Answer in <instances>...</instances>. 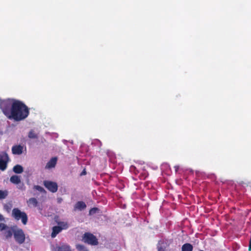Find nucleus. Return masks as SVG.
<instances>
[{"label":"nucleus","instance_id":"nucleus-2","mask_svg":"<svg viewBox=\"0 0 251 251\" xmlns=\"http://www.w3.org/2000/svg\"><path fill=\"white\" fill-rule=\"evenodd\" d=\"M12 216L16 220H22L24 225H26L27 222V216L26 213L21 211L18 208H15L12 210Z\"/></svg>","mask_w":251,"mask_h":251},{"label":"nucleus","instance_id":"nucleus-11","mask_svg":"<svg viewBox=\"0 0 251 251\" xmlns=\"http://www.w3.org/2000/svg\"><path fill=\"white\" fill-rule=\"evenodd\" d=\"M86 207V205L83 201H78L77 202L74 206V210H78L79 211H82Z\"/></svg>","mask_w":251,"mask_h":251},{"label":"nucleus","instance_id":"nucleus-23","mask_svg":"<svg viewBox=\"0 0 251 251\" xmlns=\"http://www.w3.org/2000/svg\"><path fill=\"white\" fill-rule=\"evenodd\" d=\"M34 188L35 189H36V190H38L41 192H46L45 189L40 186L35 185V186H34Z\"/></svg>","mask_w":251,"mask_h":251},{"label":"nucleus","instance_id":"nucleus-13","mask_svg":"<svg viewBox=\"0 0 251 251\" xmlns=\"http://www.w3.org/2000/svg\"><path fill=\"white\" fill-rule=\"evenodd\" d=\"M62 230V228L61 226H55L53 227L52 232L51 235V237L54 238Z\"/></svg>","mask_w":251,"mask_h":251},{"label":"nucleus","instance_id":"nucleus-14","mask_svg":"<svg viewBox=\"0 0 251 251\" xmlns=\"http://www.w3.org/2000/svg\"><path fill=\"white\" fill-rule=\"evenodd\" d=\"M7 162L4 158H0V170L4 171L6 169Z\"/></svg>","mask_w":251,"mask_h":251},{"label":"nucleus","instance_id":"nucleus-10","mask_svg":"<svg viewBox=\"0 0 251 251\" xmlns=\"http://www.w3.org/2000/svg\"><path fill=\"white\" fill-rule=\"evenodd\" d=\"M24 147L20 145L13 146L12 148V152L15 155H20L23 152Z\"/></svg>","mask_w":251,"mask_h":251},{"label":"nucleus","instance_id":"nucleus-6","mask_svg":"<svg viewBox=\"0 0 251 251\" xmlns=\"http://www.w3.org/2000/svg\"><path fill=\"white\" fill-rule=\"evenodd\" d=\"M170 242L169 240H160L157 245L158 251H168Z\"/></svg>","mask_w":251,"mask_h":251},{"label":"nucleus","instance_id":"nucleus-3","mask_svg":"<svg viewBox=\"0 0 251 251\" xmlns=\"http://www.w3.org/2000/svg\"><path fill=\"white\" fill-rule=\"evenodd\" d=\"M15 241L20 244L24 243L25 241V235L22 229L18 228L16 226L13 233Z\"/></svg>","mask_w":251,"mask_h":251},{"label":"nucleus","instance_id":"nucleus-26","mask_svg":"<svg viewBox=\"0 0 251 251\" xmlns=\"http://www.w3.org/2000/svg\"><path fill=\"white\" fill-rule=\"evenodd\" d=\"M19 184V185H18V188L19 189H22L23 188L24 186V183H21V182L20 183H19V184Z\"/></svg>","mask_w":251,"mask_h":251},{"label":"nucleus","instance_id":"nucleus-31","mask_svg":"<svg viewBox=\"0 0 251 251\" xmlns=\"http://www.w3.org/2000/svg\"><path fill=\"white\" fill-rule=\"evenodd\" d=\"M94 142L96 143H98L100 144V145L101 146V142L99 140H98V139H96V140L94 141Z\"/></svg>","mask_w":251,"mask_h":251},{"label":"nucleus","instance_id":"nucleus-19","mask_svg":"<svg viewBox=\"0 0 251 251\" xmlns=\"http://www.w3.org/2000/svg\"><path fill=\"white\" fill-rule=\"evenodd\" d=\"M76 248L78 251H88L86 248L82 245H76Z\"/></svg>","mask_w":251,"mask_h":251},{"label":"nucleus","instance_id":"nucleus-16","mask_svg":"<svg viewBox=\"0 0 251 251\" xmlns=\"http://www.w3.org/2000/svg\"><path fill=\"white\" fill-rule=\"evenodd\" d=\"M193 246L189 243H186L182 247V251H192Z\"/></svg>","mask_w":251,"mask_h":251},{"label":"nucleus","instance_id":"nucleus-28","mask_svg":"<svg viewBox=\"0 0 251 251\" xmlns=\"http://www.w3.org/2000/svg\"><path fill=\"white\" fill-rule=\"evenodd\" d=\"M249 251H251V238L249 241Z\"/></svg>","mask_w":251,"mask_h":251},{"label":"nucleus","instance_id":"nucleus-24","mask_svg":"<svg viewBox=\"0 0 251 251\" xmlns=\"http://www.w3.org/2000/svg\"><path fill=\"white\" fill-rule=\"evenodd\" d=\"M7 225L3 223H0V231L3 232V231L6 227Z\"/></svg>","mask_w":251,"mask_h":251},{"label":"nucleus","instance_id":"nucleus-4","mask_svg":"<svg viewBox=\"0 0 251 251\" xmlns=\"http://www.w3.org/2000/svg\"><path fill=\"white\" fill-rule=\"evenodd\" d=\"M83 240L84 242L92 245H97L98 244V242L96 237L93 234L89 233L84 234L83 237Z\"/></svg>","mask_w":251,"mask_h":251},{"label":"nucleus","instance_id":"nucleus-5","mask_svg":"<svg viewBox=\"0 0 251 251\" xmlns=\"http://www.w3.org/2000/svg\"><path fill=\"white\" fill-rule=\"evenodd\" d=\"M44 186L50 192L55 193L57 191V184L53 181L46 180L44 181Z\"/></svg>","mask_w":251,"mask_h":251},{"label":"nucleus","instance_id":"nucleus-15","mask_svg":"<svg viewBox=\"0 0 251 251\" xmlns=\"http://www.w3.org/2000/svg\"><path fill=\"white\" fill-rule=\"evenodd\" d=\"M13 171L16 174H21L23 172L24 169L22 166L16 165L13 167Z\"/></svg>","mask_w":251,"mask_h":251},{"label":"nucleus","instance_id":"nucleus-8","mask_svg":"<svg viewBox=\"0 0 251 251\" xmlns=\"http://www.w3.org/2000/svg\"><path fill=\"white\" fill-rule=\"evenodd\" d=\"M57 162V158H51L47 163L45 169L46 170H51L55 167Z\"/></svg>","mask_w":251,"mask_h":251},{"label":"nucleus","instance_id":"nucleus-21","mask_svg":"<svg viewBox=\"0 0 251 251\" xmlns=\"http://www.w3.org/2000/svg\"><path fill=\"white\" fill-rule=\"evenodd\" d=\"M100 211V209H98V208H93L91 209L89 211V215H92L96 213H99Z\"/></svg>","mask_w":251,"mask_h":251},{"label":"nucleus","instance_id":"nucleus-32","mask_svg":"<svg viewBox=\"0 0 251 251\" xmlns=\"http://www.w3.org/2000/svg\"><path fill=\"white\" fill-rule=\"evenodd\" d=\"M175 168L176 172H177L178 169L179 167L177 166H175Z\"/></svg>","mask_w":251,"mask_h":251},{"label":"nucleus","instance_id":"nucleus-27","mask_svg":"<svg viewBox=\"0 0 251 251\" xmlns=\"http://www.w3.org/2000/svg\"><path fill=\"white\" fill-rule=\"evenodd\" d=\"M0 157H8V154L5 152H3L1 154H0Z\"/></svg>","mask_w":251,"mask_h":251},{"label":"nucleus","instance_id":"nucleus-17","mask_svg":"<svg viewBox=\"0 0 251 251\" xmlns=\"http://www.w3.org/2000/svg\"><path fill=\"white\" fill-rule=\"evenodd\" d=\"M28 137L30 139H37L38 135L35 133L34 130L31 129L28 133Z\"/></svg>","mask_w":251,"mask_h":251},{"label":"nucleus","instance_id":"nucleus-1","mask_svg":"<svg viewBox=\"0 0 251 251\" xmlns=\"http://www.w3.org/2000/svg\"><path fill=\"white\" fill-rule=\"evenodd\" d=\"M0 108L8 119L15 121L25 120L29 114L28 107L22 101L15 99L3 100L0 102Z\"/></svg>","mask_w":251,"mask_h":251},{"label":"nucleus","instance_id":"nucleus-29","mask_svg":"<svg viewBox=\"0 0 251 251\" xmlns=\"http://www.w3.org/2000/svg\"><path fill=\"white\" fill-rule=\"evenodd\" d=\"M86 174V172L85 169H84L83 171L81 172V173L80 174V176H84Z\"/></svg>","mask_w":251,"mask_h":251},{"label":"nucleus","instance_id":"nucleus-30","mask_svg":"<svg viewBox=\"0 0 251 251\" xmlns=\"http://www.w3.org/2000/svg\"><path fill=\"white\" fill-rule=\"evenodd\" d=\"M4 221V218L3 216L0 214V222H2Z\"/></svg>","mask_w":251,"mask_h":251},{"label":"nucleus","instance_id":"nucleus-20","mask_svg":"<svg viewBox=\"0 0 251 251\" xmlns=\"http://www.w3.org/2000/svg\"><path fill=\"white\" fill-rule=\"evenodd\" d=\"M7 196V192L6 191L0 190V199H4Z\"/></svg>","mask_w":251,"mask_h":251},{"label":"nucleus","instance_id":"nucleus-9","mask_svg":"<svg viewBox=\"0 0 251 251\" xmlns=\"http://www.w3.org/2000/svg\"><path fill=\"white\" fill-rule=\"evenodd\" d=\"M52 251H72L70 247L65 244H62L60 246H56L52 247Z\"/></svg>","mask_w":251,"mask_h":251},{"label":"nucleus","instance_id":"nucleus-18","mask_svg":"<svg viewBox=\"0 0 251 251\" xmlns=\"http://www.w3.org/2000/svg\"><path fill=\"white\" fill-rule=\"evenodd\" d=\"M28 202L29 204L32 205L34 207H36L38 203V201H37V200L34 198H30L28 200Z\"/></svg>","mask_w":251,"mask_h":251},{"label":"nucleus","instance_id":"nucleus-12","mask_svg":"<svg viewBox=\"0 0 251 251\" xmlns=\"http://www.w3.org/2000/svg\"><path fill=\"white\" fill-rule=\"evenodd\" d=\"M10 181L13 184H18L21 183V177L17 175L12 176L10 178Z\"/></svg>","mask_w":251,"mask_h":251},{"label":"nucleus","instance_id":"nucleus-33","mask_svg":"<svg viewBox=\"0 0 251 251\" xmlns=\"http://www.w3.org/2000/svg\"><path fill=\"white\" fill-rule=\"evenodd\" d=\"M61 200H62L61 199H59V200H58V202H60L61 201Z\"/></svg>","mask_w":251,"mask_h":251},{"label":"nucleus","instance_id":"nucleus-7","mask_svg":"<svg viewBox=\"0 0 251 251\" xmlns=\"http://www.w3.org/2000/svg\"><path fill=\"white\" fill-rule=\"evenodd\" d=\"M15 227L16 226L10 227L7 226L5 229L2 232V235L5 237L6 239L11 238Z\"/></svg>","mask_w":251,"mask_h":251},{"label":"nucleus","instance_id":"nucleus-22","mask_svg":"<svg viewBox=\"0 0 251 251\" xmlns=\"http://www.w3.org/2000/svg\"><path fill=\"white\" fill-rule=\"evenodd\" d=\"M58 226H61V228H62V229H66L68 228V225L66 223L64 222H59L58 223Z\"/></svg>","mask_w":251,"mask_h":251},{"label":"nucleus","instance_id":"nucleus-25","mask_svg":"<svg viewBox=\"0 0 251 251\" xmlns=\"http://www.w3.org/2000/svg\"><path fill=\"white\" fill-rule=\"evenodd\" d=\"M106 154L108 157H113L115 155L113 152L109 150L107 151Z\"/></svg>","mask_w":251,"mask_h":251}]
</instances>
